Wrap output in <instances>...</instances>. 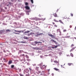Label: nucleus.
<instances>
[{
	"label": "nucleus",
	"instance_id": "603ef678",
	"mask_svg": "<svg viewBox=\"0 0 76 76\" xmlns=\"http://www.w3.org/2000/svg\"><path fill=\"white\" fill-rule=\"evenodd\" d=\"M14 34H18V33H14Z\"/></svg>",
	"mask_w": 76,
	"mask_h": 76
},
{
	"label": "nucleus",
	"instance_id": "f8f14e48",
	"mask_svg": "<svg viewBox=\"0 0 76 76\" xmlns=\"http://www.w3.org/2000/svg\"><path fill=\"white\" fill-rule=\"evenodd\" d=\"M30 32V31H25L24 33V34H26L27 33H29Z\"/></svg>",
	"mask_w": 76,
	"mask_h": 76
},
{
	"label": "nucleus",
	"instance_id": "39448f33",
	"mask_svg": "<svg viewBox=\"0 0 76 76\" xmlns=\"http://www.w3.org/2000/svg\"><path fill=\"white\" fill-rule=\"evenodd\" d=\"M68 66H73V64L72 63H69L68 64Z\"/></svg>",
	"mask_w": 76,
	"mask_h": 76
},
{
	"label": "nucleus",
	"instance_id": "a878e982",
	"mask_svg": "<svg viewBox=\"0 0 76 76\" xmlns=\"http://www.w3.org/2000/svg\"><path fill=\"white\" fill-rule=\"evenodd\" d=\"M14 67V65H11V68H13Z\"/></svg>",
	"mask_w": 76,
	"mask_h": 76
},
{
	"label": "nucleus",
	"instance_id": "49530a36",
	"mask_svg": "<svg viewBox=\"0 0 76 76\" xmlns=\"http://www.w3.org/2000/svg\"><path fill=\"white\" fill-rule=\"evenodd\" d=\"M52 48L54 49V48H55V47H52Z\"/></svg>",
	"mask_w": 76,
	"mask_h": 76
},
{
	"label": "nucleus",
	"instance_id": "bf43d9fd",
	"mask_svg": "<svg viewBox=\"0 0 76 76\" xmlns=\"http://www.w3.org/2000/svg\"><path fill=\"white\" fill-rule=\"evenodd\" d=\"M37 25H38V23H37Z\"/></svg>",
	"mask_w": 76,
	"mask_h": 76
},
{
	"label": "nucleus",
	"instance_id": "473e14b6",
	"mask_svg": "<svg viewBox=\"0 0 76 76\" xmlns=\"http://www.w3.org/2000/svg\"><path fill=\"white\" fill-rule=\"evenodd\" d=\"M70 37V36H66V38H69V37Z\"/></svg>",
	"mask_w": 76,
	"mask_h": 76
},
{
	"label": "nucleus",
	"instance_id": "4be33fe9",
	"mask_svg": "<svg viewBox=\"0 0 76 76\" xmlns=\"http://www.w3.org/2000/svg\"><path fill=\"white\" fill-rule=\"evenodd\" d=\"M10 30L9 29H7L6 30V32H10Z\"/></svg>",
	"mask_w": 76,
	"mask_h": 76
},
{
	"label": "nucleus",
	"instance_id": "cd10ccee",
	"mask_svg": "<svg viewBox=\"0 0 76 76\" xmlns=\"http://www.w3.org/2000/svg\"><path fill=\"white\" fill-rule=\"evenodd\" d=\"M54 46H55V48H57V47H58V45H56V46L54 45Z\"/></svg>",
	"mask_w": 76,
	"mask_h": 76
},
{
	"label": "nucleus",
	"instance_id": "864d4df0",
	"mask_svg": "<svg viewBox=\"0 0 76 76\" xmlns=\"http://www.w3.org/2000/svg\"><path fill=\"white\" fill-rule=\"evenodd\" d=\"M39 73H41V71H39Z\"/></svg>",
	"mask_w": 76,
	"mask_h": 76
},
{
	"label": "nucleus",
	"instance_id": "6e6552de",
	"mask_svg": "<svg viewBox=\"0 0 76 76\" xmlns=\"http://www.w3.org/2000/svg\"><path fill=\"white\" fill-rule=\"evenodd\" d=\"M53 16H54V17H57V14L56 13H55L53 14Z\"/></svg>",
	"mask_w": 76,
	"mask_h": 76
},
{
	"label": "nucleus",
	"instance_id": "774afa93",
	"mask_svg": "<svg viewBox=\"0 0 76 76\" xmlns=\"http://www.w3.org/2000/svg\"><path fill=\"white\" fill-rule=\"evenodd\" d=\"M7 6H8V5H7Z\"/></svg>",
	"mask_w": 76,
	"mask_h": 76
},
{
	"label": "nucleus",
	"instance_id": "bb28decb",
	"mask_svg": "<svg viewBox=\"0 0 76 76\" xmlns=\"http://www.w3.org/2000/svg\"><path fill=\"white\" fill-rule=\"evenodd\" d=\"M31 1L32 4L34 3V1L33 0H31Z\"/></svg>",
	"mask_w": 76,
	"mask_h": 76
},
{
	"label": "nucleus",
	"instance_id": "a211bd4d",
	"mask_svg": "<svg viewBox=\"0 0 76 76\" xmlns=\"http://www.w3.org/2000/svg\"><path fill=\"white\" fill-rule=\"evenodd\" d=\"M35 69H36L37 70V71H38V70L39 69V67H36L35 68Z\"/></svg>",
	"mask_w": 76,
	"mask_h": 76
},
{
	"label": "nucleus",
	"instance_id": "09e8293b",
	"mask_svg": "<svg viewBox=\"0 0 76 76\" xmlns=\"http://www.w3.org/2000/svg\"><path fill=\"white\" fill-rule=\"evenodd\" d=\"M58 10H59V9H58L56 11V12H58Z\"/></svg>",
	"mask_w": 76,
	"mask_h": 76
},
{
	"label": "nucleus",
	"instance_id": "ea45409f",
	"mask_svg": "<svg viewBox=\"0 0 76 76\" xmlns=\"http://www.w3.org/2000/svg\"><path fill=\"white\" fill-rule=\"evenodd\" d=\"M66 56L67 57H70V55H66Z\"/></svg>",
	"mask_w": 76,
	"mask_h": 76
},
{
	"label": "nucleus",
	"instance_id": "5fc2aeb1",
	"mask_svg": "<svg viewBox=\"0 0 76 76\" xmlns=\"http://www.w3.org/2000/svg\"><path fill=\"white\" fill-rule=\"evenodd\" d=\"M15 32H18V31H16V30H15Z\"/></svg>",
	"mask_w": 76,
	"mask_h": 76
},
{
	"label": "nucleus",
	"instance_id": "423d86ee",
	"mask_svg": "<svg viewBox=\"0 0 76 76\" xmlns=\"http://www.w3.org/2000/svg\"><path fill=\"white\" fill-rule=\"evenodd\" d=\"M34 43H35V44H38V43H40L41 44H42V42H37V41H35L34 42Z\"/></svg>",
	"mask_w": 76,
	"mask_h": 76
},
{
	"label": "nucleus",
	"instance_id": "37998d69",
	"mask_svg": "<svg viewBox=\"0 0 76 76\" xmlns=\"http://www.w3.org/2000/svg\"><path fill=\"white\" fill-rule=\"evenodd\" d=\"M27 61H30L31 60L30 59H27Z\"/></svg>",
	"mask_w": 76,
	"mask_h": 76
},
{
	"label": "nucleus",
	"instance_id": "1a4fd4ad",
	"mask_svg": "<svg viewBox=\"0 0 76 76\" xmlns=\"http://www.w3.org/2000/svg\"><path fill=\"white\" fill-rule=\"evenodd\" d=\"M54 70H56V71H58V72H59L60 71V70L57 68H54Z\"/></svg>",
	"mask_w": 76,
	"mask_h": 76
},
{
	"label": "nucleus",
	"instance_id": "f03ea898",
	"mask_svg": "<svg viewBox=\"0 0 76 76\" xmlns=\"http://www.w3.org/2000/svg\"><path fill=\"white\" fill-rule=\"evenodd\" d=\"M46 67H47L46 66H45V65H43L42 67L41 68V69H46Z\"/></svg>",
	"mask_w": 76,
	"mask_h": 76
},
{
	"label": "nucleus",
	"instance_id": "de8ad7c7",
	"mask_svg": "<svg viewBox=\"0 0 76 76\" xmlns=\"http://www.w3.org/2000/svg\"><path fill=\"white\" fill-rule=\"evenodd\" d=\"M75 30H76V26H75Z\"/></svg>",
	"mask_w": 76,
	"mask_h": 76
},
{
	"label": "nucleus",
	"instance_id": "393cba45",
	"mask_svg": "<svg viewBox=\"0 0 76 76\" xmlns=\"http://www.w3.org/2000/svg\"><path fill=\"white\" fill-rule=\"evenodd\" d=\"M2 33H3V31L2 30H1L0 31V34H2Z\"/></svg>",
	"mask_w": 76,
	"mask_h": 76
},
{
	"label": "nucleus",
	"instance_id": "a19ab883",
	"mask_svg": "<svg viewBox=\"0 0 76 76\" xmlns=\"http://www.w3.org/2000/svg\"><path fill=\"white\" fill-rule=\"evenodd\" d=\"M52 23L53 24V25H55V23L54 22H52Z\"/></svg>",
	"mask_w": 76,
	"mask_h": 76
},
{
	"label": "nucleus",
	"instance_id": "20e7f679",
	"mask_svg": "<svg viewBox=\"0 0 76 76\" xmlns=\"http://www.w3.org/2000/svg\"><path fill=\"white\" fill-rule=\"evenodd\" d=\"M12 63V61L10 60L8 62V64H11Z\"/></svg>",
	"mask_w": 76,
	"mask_h": 76
},
{
	"label": "nucleus",
	"instance_id": "b1692460",
	"mask_svg": "<svg viewBox=\"0 0 76 76\" xmlns=\"http://www.w3.org/2000/svg\"><path fill=\"white\" fill-rule=\"evenodd\" d=\"M66 31H67V30H66V29H65L63 30L64 32H66Z\"/></svg>",
	"mask_w": 76,
	"mask_h": 76
},
{
	"label": "nucleus",
	"instance_id": "7ed1b4c3",
	"mask_svg": "<svg viewBox=\"0 0 76 76\" xmlns=\"http://www.w3.org/2000/svg\"><path fill=\"white\" fill-rule=\"evenodd\" d=\"M25 8L27 10H29L30 9V8L28 6H26L25 7Z\"/></svg>",
	"mask_w": 76,
	"mask_h": 76
},
{
	"label": "nucleus",
	"instance_id": "72a5a7b5",
	"mask_svg": "<svg viewBox=\"0 0 76 76\" xmlns=\"http://www.w3.org/2000/svg\"><path fill=\"white\" fill-rule=\"evenodd\" d=\"M1 54H3V52H0V55H1Z\"/></svg>",
	"mask_w": 76,
	"mask_h": 76
},
{
	"label": "nucleus",
	"instance_id": "8fccbe9b",
	"mask_svg": "<svg viewBox=\"0 0 76 76\" xmlns=\"http://www.w3.org/2000/svg\"><path fill=\"white\" fill-rule=\"evenodd\" d=\"M4 53H6V50H4Z\"/></svg>",
	"mask_w": 76,
	"mask_h": 76
},
{
	"label": "nucleus",
	"instance_id": "a18cd8bd",
	"mask_svg": "<svg viewBox=\"0 0 76 76\" xmlns=\"http://www.w3.org/2000/svg\"><path fill=\"white\" fill-rule=\"evenodd\" d=\"M72 47H73L74 46V45L73 44H72L71 45Z\"/></svg>",
	"mask_w": 76,
	"mask_h": 76
},
{
	"label": "nucleus",
	"instance_id": "5701e85b",
	"mask_svg": "<svg viewBox=\"0 0 76 76\" xmlns=\"http://www.w3.org/2000/svg\"><path fill=\"white\" fill-rule=\"evenodd\" d=\"M70 56H72V57H73V54H72V53H70Z\"/></svg>",
	"mask_w": 76,
	"mask_h": 76
},
{
	"label": "nucleus",
	"instance_id": "412c9836",
	"mask_svg": "<svg viewBox=\"0 0 76 76\" xmlns=\"http://www.w3.org/2000/svg\"><path fill=\"white\" fill-rule=\"evenodd\" d=\"M54 20L55 22H58V21L56 20V19H54Z\"/></svg>",
	"mask_w": 76,
	"mask_h": 76
},
{
	"label": "nucleus",
	"instance_id": "e2e57ef3",
	"mask_svg": "<svg viewBox=\"0 0 76 76\" xmlns=\"http://www.w3.org/2000/svg\"><path fill=\"white\" fill-rule=\"evenodd\" d=\"M38 35H41V34H38Z\"/></svg>",
	"mask_w": 76,
	"mask_h": 76
},
{
	"label": "nucleus",
	"instance_id": "9b49d317",
	"mask_svg": "<svg viewBox=\"0 0 76 76\" xmlns=\"http://www.w3.org/2000/svg\"><path fill=\"white\" fill-rule=\"evenodd\" d=\"M57 32H60V33H61V31H60V29H57Z\"/></svg>",
	"mask_w": 76,
	"mask_h": 76
},
{
	"label": "nucleus",
	"instance_id": "7c9ffc66",
	"mask_svg": "<svg viewBox=\"0 0 76 76\" xmlns=\"http://www.w3.org/2000/svg\"><path fill=\"white\" fill-rule=\"evenodd\" d=\"M55 43L56 44H58V42H57L56 41L55 42Z\"/></svg>",
	"mask_w": 76,
	"mask_h": 76
},
{
	"label": "nucleus",
	"instance_id": "2f4dec72",
	"mask_svg": "<svg viewBox=\"0 0 76 76\" xmlns=\"http://www.w3.org/2000/svg\"><path fill=\"white\" fill-rule=\"evenodd\" d=\"M25 5H28V3L27 2H26L25 3Z\"/></svg>",
	"mask_w": 76,
	"mask_h": 76
},
{
	"label": "nucleus",
	"instance_id": "4d7b16f0",
	"mask_svg": "<svg viewBox=\"0 0 76 76\" xmlns=\"http://www.w3.org/2000/svg\"><path fill=\"white\" fill-rule=\"evenodd\" d=\"M24 62H25L26 61V60H25V59L24 58Z\"/></svg>",
	"mask_w": 76,
	"mask_h": 76
},
{
	"label": "nucleus",
	"instance_id": "e433bc0d",
	"mask_svg": "<svg viewBox=\"0 0 76 76\" xmlns=\"http://www.w3.org/2000/svg\"><path fill=\"white\" fill-rule=\"evenodd\" d=\"M70 14L71 16H73V14L71 13Z\"/></svg>",
	"mask_w": 76,
	"mask_h": 76
},
{
	"label": "nucleus",
	"instance_id": "13d9d810",
	"mask_svg": "<svg viewBox=\"0 0 76 76\" xmlns=\"http://www.w3.org/2000/svg\"><path fill=\"white\" fill-rule=\"evenodd\" d=\"M5 9H7V7H5Z\"/></svg>",
	"mask_w": 76,
	"mask_h": 76
},
{
	"label": "nucleus",
	"instance_id": "79ce46f5",
	"mask_svg": "<svg viewBox=\"0 0 76 76\" xmlns=\"http://www.w3.org/2000/svg\"><path fill=\"white\" fill-rule=\"evenodd\" d=\"M28 75H29V73H28V74H26V76H28Z\"/></svg>",
	"mask_w": 76,
	"mask_h": 76
},
{
	"label": "nucleus",
	"instance_id": "aec40b11",
	"mask_svg": "<svg viewBox=\"0 0 76 76\" xmlns=\"http://www.w3.org/2000/svg\"><path fill=\"white\" fill-rule=\"evenodd\" d=\"M26 72H27V73H28V72H29V70H28V69H26Z\"/></svg>",
	"mask_w": 76,
	"mask_h": 76
},
{
	"label": "nucleus",
	"instance_id": "c03bdc74",
	"mask_svg": "<svg viewBox=\"0 0 76 76\" xmlns=\"http://www.w3.org/2000/svg\"><path fill=\"white\" fill-rule=\"evenodd\" d=\"M43 20H45V18L44 19H43Z\"/></svg>",
	"mask_w": 76,
	"mask_h": 76
},
{
	"label": "nucleus",
	"instance_id": "dca6fc26",
	"mask_svg": "<svg viewBox=\"0 0 76 76\" xmlns=\"http://www.w3.org/2000/svg\"><path fill=\"white\" fill-rule=\"evenodd\" d=\"M51 41L52 42H55V41L53 39H51Z\"/></svg>",
	"mask_w": 76,
	"mask_h": 76
},
{
	"label": "nucleus",
	"instance_id": "9d476101",
	"mask_svg": "<svg viewBox=\"0 0 76 76\" xmlns=\"http://www.w3.org/2000/svg\"><path fill=\"white\" fill-rule=\"evenodd\" d=\"M75 49V48H73L70 51V52H72V51H73Z\"/></svg>",
	"mask_w": 76,
	"mask_h": 76
},
{
	"label": "nucleus",
	"instance_id": "4c0bfd02",
	"mask_svg": "<svg viewBox=\"0 0 76 76\" xmlns=\"http://www.w3.org/2000/svg\"><path fill=\"white\" fill-rule=\"evenodd\" d=\"M21 43H25V42H21Z\"/></svg>",
	"mask_w": 76,
	"mask_h": 76
},
{
	"label": "nucleus",
	"instance_id": "c9c22d12",
	"mask_svg": "<svg viewBox=\"0 0 76 76\" xmlns=\"http://www.w3.org/2000/svg\"><path fill=\"white\" fill-rule=\"evenodd\" d=\"M29 69L30 70V72H31V71H32V69H31V68H29Z\"/></svg>",
	"mask_w": 76,
	"mask_h": 76
},
{
	"label": "nucleus",
	"instance_id": "2eb2a0df",
	"mask_svg": "<svg viewBox=\"0 0 76 76\" xmlns=\"http://www.w3.org/2000/svg\"><path fill=\"white\" fill-rule=\"evenodd\" d=\"M59 22L61 23H62V24H64V23H63V21H61V20H59Z\"/></svg>",
	"mask_w": 76,
	"mask_h": 76
},
{
	"label": "nucleus",
	"instance_id": "0eeeda50",
	"mask_svg": "<svg viewBox=\"0 0 76 76\" xmlns=\"http://www.w3.org/2000/svg\"><path fill=\"white\" fill-rule=\"evenodd\" d=\"M35 20H41V19L36 18H35Z\"/></svg>",
	"mask_w": 76,
	"mask_h": 76
},
{
	"label": "nucleus",
	"instance_id": "4468645a",
	"mask_svg": "<svg viewBox=\"0 0 76 76\" xmlns=\"http://www.w3.org/2000/svg\"><path fill=\"white\" fill-rule=\"evenodd\" d=\"M24 38L25 39H28V37H26V36H24Z\"/></svg>",
	"mask_w": 76,
	"mask_h": 76
},
{
	"label": "nucleus",
	"instance_id": "6ab92c4d",
	"mask_svg": "<svg viewBox=\"0 0 76 76\" xmlns=\"http://www.w3.org/2000/svg\"><path fill=\"white\" fill-rule=\"evenodd\" d=\"M32 35V33H29L28 34V36H30V35Z\"/></svg>",
	"mask_w": 76,
	"mask_h": 76
},
{
	"label": "nucleus",
	"instance_id": "58836bf2",
	"mask_svg": "<svg viewBox=\"0 0 76 76\" xmlns=\"http://www.w3.org/2000/svg\"><path fill=\"white\" fill-rule=\"evenodd\" d=\"M54 26H55V27H57V26L56 25H55Z\"/></svg>",
	"mask_w": 76,
	"mask_h": 76
},
{
	"label": "nucleus",
	"instance_id": "0e129e2a",
	"mask_svg": "<svg viewBox=\"0 0 76 76\" xmlns=\"http://www.w3.org/2000/svg\"><path fill=\"white\" fill-rule=\"evenodd\" d=\"M0 64H2L0 63Z\"/></svg>",
	"mask_w": 76,
	"mask_h": 76
},
{
	"label": "nucleus",
	"instance_id": "ddd939ff",
	"mask_svg": "<svg viewBox=\"0 0 76 76\" xmlns=\"http://www.w3.org/2000/svg\"><path fill=\"white\" fill-rule=\"evenodd\" d=\"M53 62H54L55 63H59V62L57 61L56 60L54 61Z\"/></svg>",
	"mask_w": 76,
	"mask_h": 76
},
{
	"label": "nucleus",
	"instance_id": "c85d7f7f",
	"mask_svg": "<svg viewBox=\"0 0 76 76\" xmlns=\"http://www.w3.org/2000/svg\"><path fill=\"white\" fill-rule=\"evenodd\" d=\"M18 32H23V31H17Z\"/></svg>",
	"mask_w": 76,
	"mask_h": 76
},
{
	"label": "nucleus",
	"instance_id": "338daca9",
	"mask_svg": "<svg viewBox=\"0 0 76 76\" xmlns=\"http://www.w3.org/2000/svg\"><path fill=\"white\" fill-rule=\"evenodd\" d=\"M41 34H42V33Z\"/></svg>",
	"mask_w": 76,
	"mask_h": 76
},
{
	"label": "nucleus",
	"instance_id": "f704fd0d",
	"mask_svg": "<svg viewBox=\"0 0 76 76\" xmlns=\"http://www.w3.org/2000/svg\"><path fill=\"white\" fill-rule=\"evenodd\" d=\"M26 58H29V56L27 55H26Z\"/></svg>",
	"mask_w": 76,
	"mask_h": 76
},
{
	"label": "nucleus",
	"instance_id": "6e6d98bb",
	"mask_svg": "<svg viewBox=\"0 0 76 76\" xmlns=\"http://www.w3.org/2000/svg\"><path fill=\"white\" fill-rule=\"evenodd\" d=\"M3 60H6V59H5V58H4Z\"/></svg>",
	"mask_w": 76,
	"mask_h": 76
},
{
	"label": "nucleus",
	"instance_id": "f257e3e1",
	"mask_svg": "<svg viewBox=\"0 0 76 76\" xmlns=\"http://www.w3.org/2000/svg\"><path fill=\"white\" fill-rule=\"evenodd\" d=\"M48 35H49V36H50V37H51L53 39H54V38H55V36L52 35V34H48Z\"/></svg>",
	"mask_w": 76,
	"mask_h": 76
},
{
	"label": "nucleus",
	"instance_id": "c756f323",
	"mask_svg": "<svg viewBox=\"0 0 76 76\" xmlns=\"http://www.w3.org/2000/svg\"><path fill=\"white\" fill-rule=\"evenodd\" d=\"M21 57V56H23V57H24L25 56V55L24 54H23V55H20Z\"/></svg>",
	"mask_w": 76,
	"mask_h": 76
},
{
	"label": "nucleus",
	"instance_id": "052dcab7",
	"mask_svg": "<svg viewBox=\"0 0 76 76\" xmlns=\"http://www.w3.org/2000/svg\"><path fill=\"white\" fill-rule=\"evenodd\" d=\"M20 76H23V75H20Z\"/></svg>",
	"mask_w": 76,
	"mask_h": 76
},
{
	"label": "nucleus",
	"instance_id": "69168bd1",
	"mask_svg": "<svg viewBox=\"0 0 76 76\" xmlns=\"http://www.w3.org/2000/svg\"><path fill=\"white\" fill-rule=\"evenodd\" d=\"M49 25H51V24H49Z\"/></svg>",
	"mask_w": 76,
	"mask_h": 76
},
{
	"label": "nucleus",
	"instance_id": "680f3d73",
	"mask_svg": "<svg viewBox=\"0 0 76 76\" xmlns=\"http://www.w3.org/2000/svg\"><path fill=\"white\" fill-rule=\"evenodd\" d=\"M18 1H20V0H18Z\"/></svg>",
	"mask_w": 76,
	"mask_h": 76
},
{
	"label": "nucleus",
	"instance_id": "f3484780",
	"mask_svg": "<svg viewBox=\"0 0 76 76\" xmlns=\"http://www.w3.org/2000/svg\"><path fill=\"white\" fill-rule=\"evenodd\" d=\"M41 75H44V71H42L41 73Z\"/></svg>",
	"mask_w": 76,
	"mask_h": 76
},
{
	"label": "nucleus",
	"instance_id": "3c124183",
	"mask_svg": "<svg viewBox=\"0 0 76 76\" xmlns=\"http://www.w3.org/2000/svg\"><path fill=\"white\" fill-rule=\"evenodd\" d=\"M72 26H70V28H72Z\"/></svg>",
	"mask_w": 76,
	"mask_h": 76
}]
</instances>
